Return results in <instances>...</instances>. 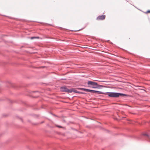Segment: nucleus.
<instances>
[{
	"mask_svg": "<svg viewBox=\"0 0 150 150\" xmlns=\"http://www.w3.org/2000/svg\"><path fill=\"white\" fill-rule=\"evenodd\" d=\"M88 85H91L92 86H99L98 85L97 83L96 82H93L92 81H88Z\"/></svg>",
	"mask_w": 150,
	"mask_h": 150,
	"instance_id": "nucleus-3",
	"label": "nucleus"
},
{
	"mask_svg": "<svg viewBox=\"0 0 150 150\" xmlns=\"http://www.w3.org/2000/svg\"><path fill=\"white\" fill-rule=\"evenodd\" d=\"M105 15L99 16L97 18V20H102L104 19L105 18Z\"/></svg>",
	"mask_w": 150,
	"mask_h": 150,
	"instance_id": "nucleus-4",
	"label": "nucleus"
},
{
	"mask_svg": "<svg viewBox=\"0 0 150 150\" xmlns=\"http://www.w3.org/2000/svg\"><path fill=\"white\" fill-rule=\"evenodd\" d=\"M86 91L92 93V90L86 89Z\"/></svg>",
	"mask_w": 150,
	"mask_h": 150,
	"instance_id": "nucleus-5",
	"label": "nucleus"
},
{
	"mask_svg": "<svg viewBox=\"0 0 150 150\" xmlns=\"http://www.w3.org/2000/svg\"><path fill=\"white\" fill-rule=\"evenodd\" d=\"M92 93H97L98 94H105L108 95L109 97L113 98H117L120 96H126L125 94L114 92H107L106 93H104L103 92L100 91L92 90Z\"/></svg>",
	"mask_w": 150,
	"mask_h": 150,
	"instance_id": "nucleus-1",
	"label": "nucleus"
},
{
	"mask_svg": "<svg viewBox=\"0 0 150 150\" xmlns=\"http://www.w3.org/2000/svg\"><path fill=\"white\" fill-rule=\"evenodd\" d=\"M93 86L92 88H98L97 86Z\"/></svg>",
	"mask_w": 150,
	"mask_h": 150,
	"instance_id": "nucleus-8",
	"label": "nucleus"
},
{
	"mask_svg": "<svg viewBox=\"0 0 150 150\" xmlns=\"http://www.w3.org/2000/svg\"><path fill=\"white\" fill-rule=\"evenodd\" d=\"M60 90L62 92H67L69 93H71L73 91L72 89H69L65 87H61Z\"/></svg>",
	"mask_w": 150,
	"mask_h": 150,
	"instance_id": "nucleus-2",
	"label": "nucleus"
},
{
	"mask_svg": "<svg viewBox=\"0 0 150 150\" xmlns=\"http://www.w3.org/2000/svg\"><path fill=\"white\" fill-rule=\"evenodd\" d=\"M72 89L73 90V91L72 92H75V93H78V92L75 89Z\"/></svg>",
	"mask_w": 150,
	"mask_h": 150,
	"instance_id": "nucleus-7",
	"label": "nucleus"
},
{
	"mask_svg": "<svg viewBox=\"0 0 150 150\" xmlns=\"http://www.w3.org/2000/svg\"><path fill=\"white\" fill-rule=\"evenodd\" d=\"M58 127H60V126H58Z\"/></svg>",
	"mask_w": 150,
	"mask_h": 150,
	"instance_id": "nucleus-11",
	"label": "nucleus"
},
{
	"mask_svg": "<svg viewBox=\"0 0 150 150\" xmlns=\"http://www.w3.org/2000/svg\"><path fill=\"white\" fill-rule=\"evenodd\" d=\"M39 37H33L31 38V39H33L35 38H39Z\"/></svg>",
	"mask_w": 150,
	"mask_h": 150,
	"instance_id": "nucleus-6",
	"label": "nucleus"
},
{
	"mask_svg": "<svg viewBox=\"0 0 150 150\" xmlns=\"http://www.w3.org/2000/svg\"><path fill=\"white\" fill-rule=\"evenodd\" d=\"M146 13H150V11H149V10L148 11H147Z\"/></svg>",
	"mask_w": 150,
	"mask_h": 150,
	"instance_id": "nucleus-10",
	"label": "nucleus"
},
{
	"mask_svg": "<svg viewBox=\"0 0 150 150\" xmlns=\"http://www.w3.org/2000/svg\"><path fill=\"white\" fill-rule=\"evenodd\" d=\"M81 89L82 90H83V91H85L86 89L84 88H81Z\"/></svg>",
	"mask_w": 150,
	"mask_h": 150,
	"instance_id": "nucleus-9",
	"label": "nucleus"
}]
</instances>
